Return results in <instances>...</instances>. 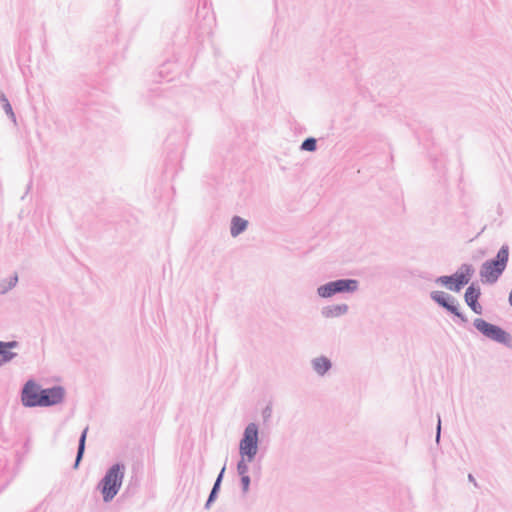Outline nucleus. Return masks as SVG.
Masks as SVG:
<instances>
[{"label":"nucleus","instance_id":"8","mask_svg":"<svg viewBox=\"0 0 512 512\" xmlns=\"http://www.w3.org/2000/svg\"><path fill=\"white\" fill-rule=\"evenodd\" d=\"M480 289L469 286L465 292V302L476 313H482V306L478 303L480 297Z\"/></svg>","mask_w":512,"mask_h":512},{"label":"nucleus","instance_id":"21","mask_svg":"<svg viewBox=\"0 0 512 512\" xmlns=\"http://www.w3.org/2000/svg\"><path fill=\"white\" fill-rule=\"evenodd\" d=\"M6 110H7V111H11V106H10V104H7V105H6Z\"/></svg>","mask_w":512,"mask_h":512},{"label":"nucleus","instance_id":"6","mask_svg":"<svg viewBox=\"0 0 512 512\" xmlns=\"http://www.w3.org/2000/svg\"><path fill=\"white\" fill-rule=\"evenodd\" d=\"M21 399L24 406H40L41 389L35 382L30 380L23 388Z\"/></svg>","mask_w":512,"mask_h":512},{"label":"nucleus","instance_id":"5","mask_svg":"<svg viewBox=\"0 0 512 512\" xmlns=\"http://www.w3.org/2000/svg\"><path fill=\"white\" fill-rule=\"evenodd\" d=\"M474 325L481 333L495 341L505 343L509 340V335L505 331L483 319H476Z\"/></svg>","mask_w":512,"mask_h":512},{"label":"nucleus","instance_id":"14","mask_svg":"<svg viewBox=\"0 0 512 512\" xmlns=\"http://www.w3.org/2000/svg\"><path fill=\"white\" fill-rule=\"evenodd\" d=\"M319 296L323 298H328L336 294L335 287L333 286V282H329L325 285H322L318 288Z\"/></svg>","mask_w":512,"mask_h":512},{"label":"nucleus","instance_id":"17","mask_svg":"<svg viewBox=\"0 0 512 512\" xmlns=\"http://www.w3.org/2000/svg\"><path fill=\"white\" fill-rule=\"evenodd\" d=\"M302 149L306 151H314L316 149V140L308 138L302 143Z\"/></svg>","mask_w":512,"mask_h":512},{"label":"nucleus","instance_id":"22","mask_svg":"<svg viewBox=\"0 0 512 512\" xmlns=\"http://www.w3.org/2000/svg\"><path fill=\"white\" fill-rule=\"evenodd\" d=\"M437 429H438V432H439L440 431V422L438 423Z\"/></svg>","mask_w":512,"mask_h":512},{"label":"nucleus","instance_id":"18","mask_svg":"<svg viewBox=\"0 0 512 512\" xmlns=\"http://www.w3.org/2000/svg\"><path fill=\"white\" fill-rule=\"evenodd\" d=\"M247 458H242L241 461L238 463V472L241 476L247 475L248 472V466H247Z\"/></svg>","mask_w":512,"mask_h":512},{"label":"nucleus","instance_id":"9","mask_svg":"<svg viewBox=\"0 0 512 512\" xmlns=\"http://www.w3.org/2000/svg\"><path fill=\"white\" fill-rule=\"evenodd\" d=\"M431 297L434 301H436L439 305L446 308L451 313L455 314L456 316L460 317V313L455 305L452 303H449L450 297L447 296L444 292L441 291H435L431 294Z\"/></svg>","mask_w":512,"mask_h":512},{"label":"nucleus","instance_id":"4","mask_svg":"<svg viewBox=\"0 0 512 512\" xmlns=\"http://www.w3.org/2000/svg\"><path fill=\"white\" fill-rule=\"evenodd\" d=\"M473 272L474 270L470 265H463L452 276L440 277L438 281L445 285L448 289L458 292L463 286L469 283Z\"/></svg>","mask_w":512,"mask_h":512},{"label":"nucleus","instance_id":"15","mask_svg":"<svg viewBox=\"0 0 512 512\" xmlns=\"http://www.w3.org/2000/svg\"><path fill=\"white\" fill-rule=\"evenodd\" d=\"M348 310V306L346 304L342 305H335L327 309L326 316L328 317H334V316H340L344 313H346Z\"/></svg>","mask_w":512,"mask_h":512},{"label":"nucleus","instance_id":"7","mask_svg":"<svg viewBox=\"0 0 512 512\" xmlns=\"http://www.w3.org/2000/svg\"><path fill=\"white\" fill-rule=\"evenodd\" d=\"M64 398V390L61 387H53L41 390L40 406H51L62 402Z\"/></svg>","mask_w":512,"mask_h":512},{"label":"nucleus","instance_id":"1","mask_svg":"<svg viewBox=\"0 0 512 512\" xmlns=\"http://www.w3.org/2000/svg\"><path fill=\"white\" fill-rule=\"evenodd\" d=\"M123 470L124 467L122 465L115 464L104 476L99 485L104 501L108 502L112 500L118 493L124 476Z\"/></svg>","mask_w":512,"mask_h":512},{"label":"nucleus","instance_id":"3","mask_svg":"<svg viewBox=\"0 0 512 512\" xmlns=\"http://www.w3.org/2000/svg\"><path fill=\"white\" fill-rule=\"evenodd\" d=\"M258 450V427L255 423H250L240 441L239 451L242 458H247L251 462Z\"/></svg>","mask_w":512,"mask_h":512},{"label":"nucleus","instance_id":"16","mask_svg":"<svg viewBox=\"0 0 512 512\" xmlns=\"http://www.w3.org/2000/svg\"><path fill=\"white\" fill-rule=\"evenodd\" d=\"M87 431H88V428H86L82 435H81V438H80V441H79V448H78V453H77V459H76V465L79 463L82 455H83V452H84V448H85V441H86V437H87Z\"/></svg>","mask_w":512,"mask_h":512},{"label":"nucleus","instance_id":"13","mask_svg":"<svg viewBox=\"0 0 512 512\" xmlns=\"http://www.w3.org/2000/svg\"><path fill=\"white\" fill-rule=\"evenodd\" d=\"M313 366L316 372L322 375L330 369L331 364L327 358L321 357L314 360Z\"/></svg>","mask_w":512,"mask_h":512},{"label":"nucleus","instance_id":"10","mask_svg":"<svg viewBox=\"0 0 512 512\" xmlns=\"http://www.w3.org/2000/svg\"><path fill=\"white\" fill-rule=\"evenodd\" d=\"M333 286L335 287L336 293L352 292L357 289L358 282L353 279H342L333 281Z\"/></svg>","mask_w":512,"mask_h":512},{"label":"nucleus","instance_id":"2","mask_svg":"<svg viewBox=\"0 0 512 512\" xmlns=\"http://www.w3.org/2000/svg\"><path fill=\"white\" fill-rule=\"evenodd\" d=\"M508 247L503 246L497 253L496 259L483 264L480 275L483 281L495 282L504 271L508 261Z\"/></svg>","mask_w":512,"mask_h":512},{"label":"nucleus","instance_id":"12","mask_svg":"<svg viewBox=\"0 0 512 512\" xmlns=\"http://www.w3.org/2000/svg\"><path fill=\"white\" fill-rule=\"evenodd\" d=\"M247 221L238 217V216H235L233 217L232 219V224H231V234L233 237H236L238 236L241 232H243L246 228H247Z\"/></svg>","mask_w":512,"mask_h":512},{"label":"nucleus","instance_id":"11","mask_svg":"<svg viewBox=\"0 0 512 512\" xmlns=\"http://www.w3.org/2000/svg\"><path fill=\"white\" fill-rule=\"evenodd\" d=\"M17 343L15 341L12 342H0V365L10 361L15 354L10 352V349L16 347Z\"/></svg>","mask_w":512,"mask_h":512},{"label":"nucleus","instance_id":"19","mask_svg":"<svg viewBox=\"0 0 512 512\" xmlns=\"http://www.w3.org/2000/svg\"><path fill=\"white\" fill-rule=\"evenodd\" d=\"M220 480H221V475L218 477V479H217V481H216V483H215V485H214V487H213V490H212V492H211V494H210V497H209L208 503L212 501V499H213V497H214V495H215V493H216V490H217V488H218V486H219V482H220Z\"/></svg>","mask_w":512,"mask_h":512},{"label":"nucleus","instance_id":"20","mask_svg":"<svg viewBox=\"0 0 512 512\" xmlns=\"http://www.w3.org/2000/svg\"><path fill=\"white\" fill-rule=\"evenodd\" d=\"M242 483H243L244 489L247 490L249 483H250V479H249L248 475L242 476Z\"/></svg>","mask_w":512,"mask_h":512}]
</instances>
